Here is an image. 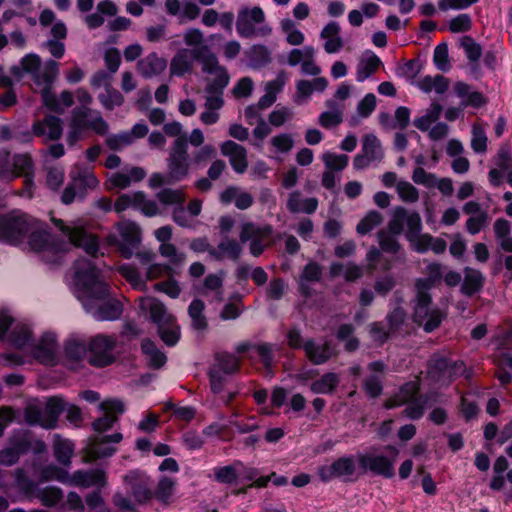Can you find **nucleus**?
I'll return each mask as SVG.
<instances>
[{
    "instance_id": "nucleus-1",
    "label": "nucleus",
    "mask_w": 512,
    "mask_h": 512,
    "mask_svg": "<svg viewBox=\"0 0 512 512\" xmlns=\"http://www.w3.org/2000/svg\"><path fill=\"white\" fill-rule=\"evenodd\" d=\"M74 282L90 297L85 306L96 320L111 321L121 316L123 307L119 300L108 299L101 305L94 303L96 300L108 298L109 286L103 281L100 271L90 260L81 259L75 263Z\"/></svg>"
},
{
    "instance_id": "nucleus-2",
    "label": "nucleus",
    "mask_w": 512,
    "mask_h": 512,
    "mask_svg": "<svg viewBox=\"0 0 512 512\" xmlns=\"http://www.w3.org/2000/svg\"><path fill=\"white\" fill-rule=\"evenodd\" d=\"M191 161L188 155L187 138L179 137L173 143L167 158L168 174L153 173L149 178V186L158 188L173 184L186 178L189 174Z\"/></svg>"
},
{
    "instance_id": "nucleus-3",
    "label": "nucleus",
    "mask_w": 512,
    "mask_h": 512,
    "mask_svg": "<svg viewBox=\"0 0 512 512\" xmlns=\"http://www.w3.org/2000/svg\"><path fill=\"white\" fill-rule=\"evenodd\" d=\"M204 73L212 75L207 80L205 91V109L219 111L224 106V89L230 82V75L225 66L221 65L217 57H210L204 63Z\"/></svg>"
},
{
    "instance_id": "nucleus-4",
    "label": "nucleus",
    "mask_w": 512,
    "mask_h": 512,
    "mask_svg": "<svg viewBox=\"0 0 512 512\" xmlns=\"http://www.w3.org/2000/svg\"><path fill=\"white\" fill-rule=\"evenodd\" d=\"M88 129L98 135H106L109 125L99 111L88 107H76L72 111L69 131L67 133L68 144L74 145Z\"/></svg>"
},
{
    "instance_id": "nucleus-5",
    "label": "nucleus",
    "mask_w": 512,
    "mask_h": 512,
    "mask_svg": "<svg viewBox=\"0 0 512 512\" xmlns=\"http://www.w3.org/2000/svg\"><path fill=\"white\" fill-rule=\"evenodd\" d=\"M266 15L260 6H244L239 9L236 20V31L242 38L267 37L272 28L265 23Z\"/></svg>"
},
{
    "instance_id": "nucleus-6",
    "label": "nucleus",
    "mask_w": 512,
    "mask_h": 512,
    "mask_svg": "<svg viewBox=\"0 0 512 512\" xmlns=\"http://www.w3.org/2000/svg\"><path fill=\"white\" fill-rule=\"evenodd\" d=\"M446 314L437 306L432 304L430 293L415 291L413 299V321L430 333L436 330L442 323Z\"/></svg>"
},
{
    "instance_id": "nucleus-7",
    "label": "nucleus",
    "mask_w": 512,
    "mask_h": 512,
    "mask_svg": "<svg viewBox=\"0 0 512 512\" xmlns=\"http://www.w3.org/2000/svg\"><path fill=\"white\" fill-rule=\"evenodd\" d=\"M210 57L217 56L209 50L208 46L194 48L193 50L181 48L173 55L170 60V76L183 77L186 74H190L193 71L195 60L201 64V69L204 73V63Z\"/></svg>"
},
{
    "instance_id": "nucleus-8",
    "label": "nucleus",
    "mask_w": 512,
    "mask_h": 512,
    "mask_svg": "<svg viewBox=\"0 0 512 512\" xmlns=\"http://www.w3.org/2000/svg\"><path fill=\"white\" fill-rule=\"evenodd\" d=\"M33 225L34 218L20 211L0 216V241L17 244L27 236Z\"/></svg>"
},
{
    "instance_id": "nucleus-9",
    "label": "nucleus",
    "mask_w": 512,
    "mask_h": 512,
    "mask_svg": "<svg viewBox=\"0 0 512 512\" xmlns=\"http://www.w3.org/2000/svg\"><path fill=\"white\" fill-rule=\"evenodd\" d=\"M357 459L353 455L342 456L331 464H325L318 468L317 474L321 481L329 482L333 479H342L352 482L358 479L361 472L357 466Z\"/></svg>"
},
{
    "instance_id": "nucleus-10",
    "label": "nucleus",
    "mask_w": 512,
    "mask_h": 512,
    "mask_svg": "<svg viewBox=\"0 0 512 512\" xmlns=\"http://www.w3.org/2000/svg\"><path fill=\"white\" fill-rule=\"evenodd\" d=\"M391 456L376 455L370 453L359 454L357 460L363 472H371L374 475L384 478H392L395 474L394 463L398 456V449L394 446H388Z\"/></svg>"
},
{
    "instance_id": "nucleus-11",
    "label": "nucleus",
    "mask_w": 512,
    "mask_h": 512,
    "mask_svg": "<svg viewBox=\"0 0 512 512\" xmlns=\"http://www.w3.org/2000/svg\"><path fill=\"white\" fill-rule=\"evenodd\" d=\"M272 232L273 229L270 225H257L253 222H245L241 225L239 239L241 243L250 242V253L258 257L270 245Z\"/></svg>"
},
{
    "instance_id": "nucleus-12",
    "label": "nucleus",
    "mask_w": 512,
    "mask_h": 512,
    "mask_svg": "<svg viewBox=\"0 0 512 512\" xmlns=\"http://www.w3.org/2000/svg\"><path fill=\"white\" fill-rule=\"evenodd\" d=\"M117 344L115 336L98 334L89 340V363L96 367H105L115 361L113 353Z\"/></svg>"
},
{
    "instance_id": "nucleus-13",
    "label": "nucleus",
    "mask_w": 512,
    "mask_h": 512,
    "mask_svg": "<svg viewBox=\"0 0 512 512\" xmlns=\"http://www.w3.org/2000/svg\"><path fill=\"white\" fill-rule=\"evenodd\" d=\"M51 221L65 236L68 237L71 244L76 247H82L88 255L96 257L98 241L95 236L89 234L83 227L67 225L61 219L52 217Z\"/></svg>"
},
{
    "instance_id": "nucleus-14",
    "label": "nucleus",
    "mask_w": 512,
    "mask_h": 512,
    "mask_svg": "<svg viewBox=\"0 0 512 512\" xmlns=\"http://www.w3.org/2000/svg\"><path fill=\"white\" fill-rule=\"evenodd\" d=\"M124 484L130 489L137 505H147L153 499L150 476L140 470H131L123 476Z\"/></svg>"
},
{
    "instance_id": "nucleus-15",
    "label": "nucleus",
    "mask_w": 512,
    "mask_h": 512,
    "mask_svg": "<svg viewBox=\"0 0 512 512\" xmlns=\"http://www.w3.org/2000/svg\"><path fill=\"white\" fill-rule=\"evenodd\" d=\"M464 371L463 362H452L441 355H433L428 364V375L436 382L450 383Z\"/></svg>"
},
{
    "instance_id": "nucleus-16",
    "label": "nucleus",
    "mask_w": 512,
    "mask_h": 512,
    "mask_svg": "<svg viewBox=\"0 0 512 512\" xmlns=\"http://www.w3.org/2000/svg\"><path fill=\"white\" fill-rule=\"evenodd\" d=\"M117 230L121 241H119L116 236H110L109 242L117 245L122 256L129 259L132 257L134 249L137 248L141 241L140 228L131 221H124L117 225Z\"/></svg>"
},
{
    "instance_id": "nucleus-17",
    "label": "nucleus",
    "mask_w": 512,
    "mask_h": 512,
    "mask_svg": "<svg viewBox=\"0 0 512 512\" xmlns=\"http://www.w3.org/2000/svg\"><path fill=\"white\" fill-rule=\"evenodd\" d=\"M406 227V239L414 237L422 230V220L417 212H408L402 206L394 209L392 218L389 221V228L395 233H402Z\"/></svg>"
},
{
    "instance_id": "nucleus-18",
    "label": "nucleus",
    "mask_w": 512,
    "mask_h": 512,
    "mask_svg": "<svg viewBox=\"0 0 512 512\" xmlns=\"http://www.w3.org/2000/svg\"><path fill=\"white\" fill-rule=\"evenodd\" d=\"M27 237L30 249L35 252L56 254L60 250L59 246L52 241L46 225L36 219H34L33 228L28 232Z\"/></svg>"
},
{
    "instance_id": "nucleus-19",
    "label": "nucleus",
    "mask_w": 512,
    "mask_h": 512,
    "mask_svg": "<svg viewBox=\"0 0 512 512\" xmlns=\"http://www.w3.org/2000/svg\"><path fill=\"white\" fill-rule=\"evenodd\" d=\"M384 157L380 140L373 134H368L363 138L361 153L357 154L353 160L355 169H364L373 162H381Z\"/></svg>"
},
{
    "instance_id": "nucleus-20",
    "label": "nucleus",
    "mask_w": 512,
    "mask_h": 512,
    "mask_svg": "<svg viewBox=\"0 0 512 512\" xmlns=\"http://www.w3.org/2000/svg\"><path fill=\"white\" fill-rule=\"evenodd\" d=\"M121 440V433L94 438L85 448L84 462H93L97 459L111 456L115 452V448L111 447L109 444L111 442L119 443Z\"/></svg>"
},
{
    "instance_id": "nucleus-21",
    "label": "nucleus",
    "mask_w": 512,
    "mask_h": 512,
    "mask_svg": "<svg viewBox=\"0 0 512 512\" xmlns=\"http://www.w3.org/2000/svg\"><path fill=\"white\" fill-rule=\"evenodd\" d=\"M104 415L96 419L92 426L95 431L103 432L110 429L117 421L118 415L124 412V405L119 400H106L99 405Z\"/></svg>"
},
{
    "instance_id": "nucleus-22",
    "label": "nucleus",
    "mask_w": 512,
    "mask_h": 512,
    "mask_svg": "<svg viewBox=\"0 0 512 512\" xmlns=\"http://www.w3.org/2000/svg\"><path fill=\"white\" fill-rule=\"evenodd\" d=\"M232 375L226 374L220 370L210 367L208 371L209 383L211 391L214 394H223L222 399L226 405H229L236 397L238 390L227 389L230 384V377Z\"/></svg>"
},
{
    "instance_id": "nucleus-23",
    "label": "nucleus",
    "mask_w": 512,
    "mask_h": 512,
    "mask_svg": "<svg viewBox=\"0 0 512 512\" xmlns=\"http://www.w3.org/2000/svg\"><path fill=\"white\" fill-rule=\"evenodd\" d=\"M33 134L45 141L58 140L62 136V120L56 116H46L32 125Z\"/></svg>"
},
{
    "instance_id": "nucleus-24",
    "label": "nucleus",
    "mask_w": 512,
    "mask_h": 512,
    "mask_svg": "<svg viewBox=\"0 0 512 512\" xmlns=\"http://www.w3.org/2000/svg\"><path fill=\"white\" fill-rule=\"evenodd\" d=\"M166 58L160 56L157 52H151L137 62V72L146 79L160 76L167 69Z\"/></svg>"
},
{
    "instance_id": "nucleus-25",
    "label": "nucleus",
    "mask_w": 512,
    "mask_h": 512,
    "mask_svg": "<svg viewBox=\"0 0 512 512\" xmlns=\"http://www.w3.org/2000/svg\"><path fill=\"white\" fill-rule=\"evenodd\" d=\"M221 153L229 158V162L237 173H244L248 167L246 149L234 141L228 140L221 144Z\"/></svg>"
},
{
    "instance_id": "nucleus-26",
    "label": "nucleus",
    "mask_w": 512,
    "mask_h": 512,
    "mask_svg": "<svg viewBox=\"0 0 512 512\" xmlns=\"http://www.w3.org/2000/svg\"><path fill=\"white\" fill-rule=\"evenodd\" d=\"M107 483L106 474L103 470H78L70 475V481L68 485H74L83 488H89L92 486L104 487Z\"/></svg>"
},
{
    "instance_id": "nucleus-27",
    "label": "nucleus",
    "mask_w": 512,
    "mask_h": 512,
    "mask_svg": "<svg viewBox=\"0 0 512 512\" xmlns=\"http://www.w3.org/2000/svg\"><path fill=\"white\" fill-rule=\"evenodd\" d=\"M24 490L28 497L39 499L46 507L55 506L63 498V491L55 486L38 489L33 482H29Z\"/></svg>"
},
{
    "instance_id": "nucleus-28",
    "label": "nucleus",
    "mask_w": 512,
    "mask_h": 512,
    "mask_svg": "<svg viewBox=\"0 0 512 512\" xmlns=\"http://www.w3.org/2000/svg\"><path fill=\"white\" fill-rule=\"evenodd\" d=\"M320 38L325 41L323 47L327 54H335L344 47L341 27L338 22L330 21L327 23L320 32Z\"/></svg>"
},
{
    "instance_id": "nucleus-29",
    "label": "nucleus",
    "mask_w": 512,
    "mask_h": 512,
    "mask_svg": "<svg viewBox=\"0 0 512 512\" xmlns=\"http://www.w3.org/2000/svg\"><path fill=\"white\" fill-rule=\"evenodd\" d=\"M32 355L43 364H52L56 354V340L54 334L43 335L39 342L32 346Z\"/></svg>"
},
{
    "instance_id": "nucleus-30",
    "label": "nucleus",
    "mask_w": 512,
    "mask_h": 512,
    "mask_svg": "<svg viewBox=\"0 0 512 512\" xmlns=\"http://www.w3.org/2000/svg\"><path fill=\"white\" fill-rule=\"evenodd\" d=\"M287 209L291 213L313 214L318 208V200L315 197H303L299 190L288 194Z\"/></svg>"
},
{
    "instance_id": "nucleus-31",
    "label": "nucleus",
    "mask_w": 512,
    "mask_h": 512,
    "mask_svg": "<svg viewBox=\"0 0 512 512\" xmlns=\"http://www.w3.org/2000/svg\"><path fill=\"white\" fill-rule=\"evenodd\" d=\"M139 307L143 312H149L151 320L158 326L164 322L170 323L173 320V316L166 312L164 305L153 297H141Z\"/></svg>"
},
{
    "instance_id": "nucleus-32",
    "label": "nucleus",
    "mask_w": 512,
    "mask_h": 512,
    "mask_svg": "<svg viewBox=\"0 0 512 512\" xmlns=\"http://www.w3.org/2000/svg\"><path fill=\"white\" fill-rule=\"evenodd\" d=\"M220 201L228 205L230 203H234L235 206L240 210H246L250 208L254 203L253 196L238 187L230 186L226 188L220 194Z\"/></svg>"
},
{
    "instance_id": "nucleus-33",
    "label": "nucleus",
    "mask_w": 512,
    "mask_h": 512,
    "mask_svg": "<svg viewBox=\"0 0 512 512\" xmlns=\"http://www.w3.org/2000/svg\"><path fill=\"white\" fill-rule=\"evenodd\" d=\"M303 349L307 358L315 365L325 363L334 355V349L328 342L316 343L308 340L304 343Z\"/></svg>"
},
{
    "instance_id": "nucleus-34",
    "label": "nucleus",
    "mask_w": 512,
    "mask_h": 512,
    "mask_svg": "<svg viewBox=\"0 0 512 512\" xmlns=\"http://www.w3.org/2000/svg\"><path fill=\"white\" fill-rule=\"evenodd\" d=\"M177 480L169 476H162L153 491V498L164 506L171 505L175 500Z\"/></svg>"
},
{
    "instance_id": "nucleus-35",
    "label": "nucleus",
    "mask_w": 512,
    "mask_h": 512,
    "mask_svg": "<svg viewBox=\"0 0 512 512\" xmlns=\"http://www.w3.org/2000/svg\"><path fill=\"white\" fill-rule=\"evenodd\" d=\"M382 66L381 59L372 51H365L356 67V80L363 82Z\"/></svg>"
},
{
    "instance_id": "nucleus-36",
    "label": "nucleus",
    "mask_w": 512,
    "mask_h": 512,
    "mask_svg": "<svg viewBox=\"0 0 512 512\" xmlns=\"http://www.w3.org/2000/svg\"><path fill=\"white\" fill-rule=\"evenodd\" d=\"M43 104L51 111L62 114L64 110L71 107L74 103V95L69 91H63L56 96L48 89L42 91Z\"/></svg>"
},
{
    "instance_id": "nucleus-37",
    "label": "nucleus",
    "mask_w": 512,
    "mask_h": 512,
    "mask_svg": "<svg viewBox=\"0 0 512 512\" xmlns=\"http://www.w3.org/2000/svg\"><path fill=\"white\" fill-rule=\"evenodd\" d=\"M242 253V247L235 239L224 238L217 248L209 250V254L215 260L221 261L225 258L236 261Z\"/></svg>"
},
{
    "instance_id": "nucleus-38",
    "label": "nucleus",
    "mask_w": 512,
    "mask_h": 512,
    "mask_svg": "<svg viewBox=\"0 0 512 512\" xmlns=\"http://www.w3.org/2000/svg\"><path fill=\"white\" fill-rule=\"evenodd\" d=\"M463 273L464 279L461 285V293L470 297L480 292L485 282L482 272L471 267H465Z\"/></svg>"
},
{
    "instance_id": "nucleus-39",
    "label": "nucleus",
    "mask_w": 512,
    "mask_h": 512,
    "mask_svg": "<svg viewBox=\"0 0 512 512\" xmlns=\"http://www.w3.org/2000/svg\"><path fill=\"white\" fill-rule=\"evenodd\" d=\"M325 105L329 111L319 115L318 123L325 129L338 126L343 121V107L338 105L334 99L326 100Z\"/></svg>"
},
{
    "instance_id": "nucleus-40",
    "label": "nucleus",
    "mask_w": 512,
    "mask_h": 512,
    "mask_svg": "<svg viewBox=\"0 0 512 512\" xmlns=\"http://www.w3.org/2000/svg\"><path fill=\"white\" fill-rule=\"evenodd\" d=\"M455 93L462 98L463 107L472 106L474 108L482 107L486 104V98L478 91H471L470 86L463 82H457L454 86Z\"/></svg>"
},
{
    "instance_id": "nucleus-41",
    "label": "nucleus",
    "mask_w": 512,
    "mask_h": 512,
    "mask_svg": "<svg viewBox=\"0 0 512 512\" xmlns=\"http://www.w3.org/2000/svg\"><path fill=\"white\" fill-rule=\"evenodd\" d=\"M425 274L427 277L418 278L415 280V291L430 293V290L435 285V283L440 281L442 278L441 264L435 262L428 264L425 269Z\"/></svg>"
},
{
    "instance_id": "nucleus-42",
    "label": "nucleus",
    "mask_w": 512,
    "mask_h": 512,
    "mask_svg": "<svg viewBox=\"0 0 512 512\" xmlns=\"http://www.w3.org/2000/svg\"><path fill=\"white\" fill-rule=\"evenodd\" d=\"M241 359L228 352H218L210 367L220 370L226 374L234 375L240 370Z\"/></svg>"
},
{
    "instance_id": "nucleus-43",
    "label": "nucleus",
    "mask_w": 512,
    "mask_h": 512,
    "mask_svg": "<svg viewBox=\"0 0 512 512\" xmlns=\"http://www.w3.org/2000/svg\"><path fill=\"white\" fill-rule=\"evenodd\" d=\"M419 385L417 382H408L404 384L399 392L386 402L387 408H394L404 405L412 400L418 399Z\"/></svg>"
},
{
    "instance_id": "nucleus-44",
    "label": "nucleus",
    "mask_w": 512,
    "mask_h": 512,
    "mask_svg": "<svg viewBox=\"0 0 512 512\" xmlns=\"http://www.w3.org/2000/svg\"><path fill=\"white\" fill-rule=\"evenodd\" d=\"M65 355L70 361H81L85 357L89 359V342L81 338L71 337L65 344Z\"/></svg>"
},
{
    "instance_id": "nucleus-45",
    "label": "nucleus",
    "mask_w": 512,
    "mask_h": 512,
    "mask_svg": "<svg viewBox=\"0 0 512 512\" xmlns=\"http://www.w3.org/2000/svg\"><path fill=\"white\" fill-rule=\"evenodd\" d=\"M32 159L27 154L15 155L13 158L11 172L12 179L20 176L25 177V184H32Z\"/></svg>"
},
{
    "instance_id": "nucleus-46",
    "label": "nucleus",
    "mask_w": 512,
    "mask_h": 512,
    "mask_svg": "<svg viewBox=\"0 0 512 512\" xmlns=\"http://www.w3.org/2000/svg\"><path fill=\"white\" fill-rule=\"evenodd\" d=\"M65 409V402L61 397H51L44 407L46 429L54 428L60 414Z\"/></svg>"
},
{
    "instance_id": "nucleus-47",
    "label": "nucleus",
    "mask_w": 512,
    "mask_h": 512,
    "mask_svg": "<svg viewBox=\"0 0 512 512\" xmlns=\"http://www.w3.org/2000/svg\"><path fill=\"white\" fill-rule=\"evenodd\" d=\"M340 383L338 374L329 372L322 375L310 385V390L315 394H332Z\"/></svg>"
},
{
    "instance_id": "nucleus-48",
    "label": "nucleus",
    "mask_w": 512,
    "mask_h": 512,
    "mask_svg": "<svg viewBox=\"0 0 512 512\" xmlns=\"http://www.w3.org/2000/svg\"><path fill=\"white\" fill-rule=\"evenodd\" d=\"M441 113L442 106L434 102L426 110L424 115L414 119L413 125L422 132H428L432 125L440 118Z\"/></svg>"
},
{
    "instance_id": "nucleus-49",
    "label": "nucleus",
    "mask_w": 512,
    "mask_h": 512,
    "mask_svg": "<svg viewBox=\"0 0 512 512\" xmlns=\"http://www.w3.org/2000/svg\"><path fill=\"white\" fill-rule=\"evenodd\" d=\"M72 181L79 190V198H83L87 190H93L99 184V180L89 169L78 171L75 176H72Z\"/></svg>"
},
{
    "instance_id": "nucleus-50",
    "label": "nucleus",
    "mask_w": 512,
    "mask_h": 512,
    "mask_svg": "<svg viewBox=\"0 0 512 512\" xmlns=\"http://www.w3.org/2000/svg\"><path fill=\"white\" fill-rule=\"evenodd\" d=\"M417 87L425 93L434 90L438 94H443L449 87V81L442 75L425 76L417 81Z\"/></svg>"
},
{
    "instance_id": "nucleus-51",
    "label": "nucleus",
    "mask_w": 512,
    "mask_h": 512,
    "mask_svg": "<svg viewBox=\"0 0 512 512\" xmlns=\"http://www.w3.org/2000/svg\"><path fill=\"white\" fill-rule=\"evenodd\" d=\"M142 352L146 356L149 366L159 369L166 363L167 357L154 342L145 339L141 344Z\"/></svg>"
},
{
    "instance_id": "nucleus-52",
    "label": "nucleus",
    "mask_w": 512,
    "mask_h": 512,
    "mask_svg": "<svg viewBox=\"0 0 512 512\" xmlns=\"http://www.w3.org/2000/svg\"><path fill=\"white\" fill-rule=\"evenodd\" d=\"M322 276V268L316 262H309L305 265L302 274L300 276L299 287L302 294L308 296L309 289L306 282H318Z\"/></svg>"
},
{
    "instance_id": "nucleus-53",
    "label": "nucleus",
    "mask_w": 512,
    "mask_h": 512,
    "mask_svg": "<svg viewBox=\"0 0 512 512\" xmlns=\"http://www.w3.org/2000/svg\"><path fill=\"white\" fill-rule=\"evenodd\" d=\"M472 150L477 154H484L488 148V137L486 135V126L481 123H474L471 128Z\"/></svg>"
},
{
    "instance_id": "nucleus-54",
    "label": "nucleus",
    "mask_w": 512,
    "mask_h": 512,
    "mask_svg": "<svg viewBox=\"0 0 512 512\" xmlns=\"http://www.w3.org/2000/svg\"><path fill=\"white\" fill-rule=\"evenodd\" d=\"M400 234L390 230L389 224L386 229L380 230L377 233V238L381 250L386 253L396 254L401 249V245L397 240V236Z\"/></svg>"
},
{
    "instance_id": "nucleus-55",
    "label": "nucleus",
    "mask_w": 512,
    "mask_h": 512,
    "mask_svg": "<svg viewBox=\"0 0 512 512\" xmlns=\"http://www.w3.org/2000/svg\"><path fill=\"white\" fill-rule=\"evenodd\" d=\"M205 304L200 299H194L189 307L188 314L191 318L192 327L196 330H205L207 328V319L204 315Z\"/></svg>"
},
{
    "instance_id": "nucleus-56",
    "label": "nucleus",
    "mask_w": 512,
    "mask_h": 512,
    "mask_svg": "<svg viewBox=\"0 0 512 512\" xmlns=\"http://www.w3.org/2000/svg\"><path fill=\"white\" fill-rule=\"evenodd\" d=\"M281 31L286 35V41L291 46L302 45L305 41V35L296 28L293 20L286 18L280 22Z\"/></svg>"
},
{
    "instance_id": "nucleus-57",
    "label": "nucleus",
    "mask_w": 512,
    "mask_h": 512,
    "mask_svg": "<svg viewBox=\"0 0 512 512\" xmlns=\"http://www.w3.org/2000/svg\"><path fill=\"white\" fill-rule=\"evenodd\" d=\"M73 452L74 445L71 441L56 437L54 441V454L59 463L65 466L69 465Z\"/></svg>"
},
{
    "instance_id": "nucleus-58",
    "label": "nucleus",
    "mask_w": 512,
    "mask_h": 512,
    "mask_svg": "<svg viewBox=\"0 0 512 512\" xmlns=\"http://www.w3.org/2000/svg\"><path fill=\"white\" fill-rule=\"evenodd\" d=\"M158 251L162 257L169 261V265L172 267L181 266L186 261L185 253L180 252L171 242L167 244H160Z\"/></svg>"
},
{
    "instance_id": "nucleus-59",
    "label": "nucleus",
    "mask_w": 512,
    "mask_h": 512,
    "mask_svg": "<svg viewBox=\"0 0 512 512\" xmlns=\"http://www.w3.org/2000/svg\"><path fill=\"white\" fill-rule=\"evenodd\" d=\"M158 331L161 339L168 346H174L180 338L179 326L175 323V318L168 323L164 322L158 326Z\"/></svg>"
},
{
    "instance_id": "nucleus-60",
    "label": "nucleus",
    "mask_w": 512,
    "mask_h": 512,
    "mask_svg": "<svg viewBox=\"0 0 512 512\" xmlns=\"http://www.w3.org/2000/svg\"><path fill=\"white\" fill-rule=\"evenodd\" d=\"M240 468H244L241 462L216 468L214 470L215 479L220 483L231 484L236 481Z\"/></svg>"
},
{
    "instance_id": "nucleus-61",
    "label": "nucleus",
    "mask_w": 512,
    "mask_h": 512,
    "mask_svg": "<svg viewBox=\"0 0 512 512\" xmlns=\"http://www.w3.org/2000/svg\"><path fill=\"white\" fill-rule=\"evenodd\" d=\"M316 50L313 46H304L303 48H294L287 54V64L295 67L302 65L307 59L315 58Z\"/></svg>"
},
{
    "instance_id": "nucleus-62",
    "label": "nucleus",
    "mask_w": 512,
    "mask_h": 512,
    "mask_svg": "<svg viewBox=\"0 0 512 512\" xmlns=\"http://www.w3.org/2000/svg\"><path fill=\"white\" fill-rule=\"evenodd\" d=\"M158 201L163 205H182L186 199L181 189L165 188L156 194Z\"/></svg>"
},
{
    "instance_id": "nucleus-63",
    "label": "nucleus",
    "mask_w": 512,
    "mask_h": 512,
    "mask_svg": "<svg viewBox=\"0 0 512 512\" xmlns=\"http://www.w3.org/2000/svg\"><path fill=\"white\" fill-rule=\"evenodd\" d=\"M294 118V111L288 106L278 105L268 116L270 125L281 127Z\"/></svg>"
},
{
    "instance_id": "nucleus-64",
    "label": "nucleus",
    "mask_w": 512,
    "mask_h": 512,
    "mask_svg": "<svg viewBox=\"0 0 512 512\" xmlns=\"http://www.w3.org/2000/svg\"><path fill=\"white\" fill-rule=\"evenodd\" d=\"M322 161L325 167L331 171H342L349 162V157L345 154H336L333 152H325L322 155Z\"/></svg>"
}]
</instances>
